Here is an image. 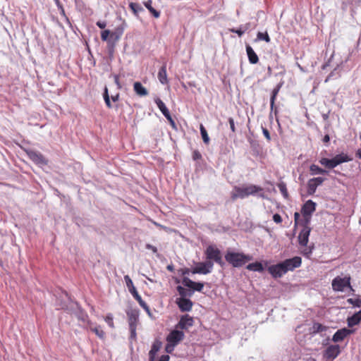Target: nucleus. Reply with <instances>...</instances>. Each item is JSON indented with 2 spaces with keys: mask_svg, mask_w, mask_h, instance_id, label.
<instances>
[{
  "mask_svg": "<svg viewBox=\"0 0 361 361\" xmlns=\"http://www.w3.org/2000/svg\"><path fill=\"white\" fill-rule=\"evenodd\" d=\"M130 337L133 338H136V328L137 326H130Z\"/></svg>",
  "mask_w": 361,
  "mask_h": 361,
  "instance_id": "3c124183",
  "label": "nucleus"
},
{
  "mask_svg": "<svg viewBox=\"0 0 361 361\" xmlns=\"http://www.w3.org/2000/svg\"><path fill=\"white\" fill-rule=\"evenodd\" d=\"M329 171L319 167V166L312 164L310 166V173L311 176H315L319 174H328Z\"/></svg>",
  "mask_w": 361,
  "mask_h": 361,
  "instance_id": "4be33fe9",
  "label": "nucleus"
},
{
  "mask_svg": "<svg viewBox=\"0 0 361 361\" xmlns=\"http://www.w3.org/2000/svg\"><path fill=\"white\" fill-rule=\"evenodd\" d=\"M268 272L274 279L282 277L286 273L282 262L276 264L271 265L267 269Z\"/></svg>",
  "mask_w": 361,
  "mask_h": 361,
  "instance_id": "9d476101",
  "label": "nucleus"
},
{
  "mask_svg": "<svg viewBox=\"0 0 361 361\" xmlns=\"http://www.w3.org/2000/svg\"><path fill=\"white\" fill-rule=\"evenodd\" d=\"M176 345H173V343H168L167 342V344L166 345V348H165V350L167 353H171L172 351L174 349V347L176 346Z\"/></svg>",
  "mask_w": 361,
  "mask_h": 361,
  "instance_id": "49530a36",
  "label": "nucleus"
},
{
  "mask_svg": "<svg viewBox=\"0 0 361 361\" xmlns=\"http://www.w3.org/2000/svg\"><path fill=\"white\" fill-rule=\"evenodd\" d=\"M167 269H168V270L172 271L173 270V267L171 265H169L167 267Z\"/></svg>",
  "mask_w": 361,
  "mask_h": 361,
  "instance_id": "774afa93",
  "label": "nucleus"
},
{
  "mask_svg": "<svg viewBox=\"0 0 361 361\" xmlns=\"http://www.w3.org/2000/svg\"><path fill=\"white\" fill-rule=\"evenodd\" d=\"M103 97H104V99L106 106L109 109L112 108V105H111V103L110 101V97L109 95L108 88L106 87H105V88H104V93H103Z\"/></svg>",
  "mask_w": 361,
  "mask_h": 361,
  "instance_id": "58836bf2",
  "label": "nucleus"
},
{
  "mask_svg": "<svg viewBox=\"0 0 361 361\" xmlns=\"http://www.w3.org/2000/svg\"><path fill=\"white\" fill-rule=\"evenodd\" d=\"M228 123H229V125H230L231 130H232L233 133H235V123H234L233 118H228Z\"/></svg>",
  "mask_w": 361,
  "mask_h": 361,
  "instance_id": "8fccbe9b",
  "label": "nucleus"
},
{
  "mask_svg": "<svg viewBox=\"0 0 361 361\" xmlns=\"http://www.w3.org/2000/svg\"><path fill=\"white\" fill-rule=\"evenodd\" d=\"M184 338V333L178 330H173L166 337L168 343L177 345L180 341Z\"/></svg>",
  "mask_w": 361,
  "mask_h": 361,
  "instance_id": "f8f14e48",
  "label": "nucleus"
},
{
  "mask_svg": "<svg viewBox=\"0 0 361 361\" xmlns=\"http://www.w3.org/2000/svg\"><path fill=\"white\" fill-rule=\"evenodd\" d=\"M161 346V343L158 341H155L152 344V348L149 352V359L155 358V355H156L157 353L159 350Z\"/></svg>",
  "mask_w": 361,
  "mask_h": 361,
  "instance_id": "c85d7f7f",
  "label": "nucleus"
},
{
  "mask_svg": "<svg viewBox=\"0 0 361 361\" xmlns=\"http://www.w3.org/2000/svg\"><path fill=\"white\" fill-rule=\"evenodd\" d=\"M262 132H263V134H264V137L267 138V140L268 141H270L271 140V137H270V134H269V130L267 128H262Z\"/></svg>",
  "mask_w": 361,
  "mask_h": 361,
  "instance_id": "864d4df0",
  "label": "nucleus"
},
{
  "mask_svg": "<svg viewBox=\"0 0 361 361\" xmlns=\"http://www.w3.org/2000/svg\"><path fill=\"white\" fill-rule=\"evenodd\" d=\"M333 75H334V72H331V73H330V74L326 77V78L325 79L324 82H328L330 80L331 78L333 76Z\"/></svg>",
  "mask_w": 361,
  "mask_h": 361,
  "instance_id": "0e129e2a",
  "label": "nucleus"
},
{
  "mask_svg": "<svg viewBox=\"0 0 361 361\" xmlns=\"http://www.w3.org/2000/svg\"><path fill=\"white\" fill-rule=\"evenodd\" d=\"M104 320L107 323V324L109 325V327H111V329H114L115 327L114 323L113 315L111 314H108L104 317Z\"/></svg>",
  "mask_w": 361,
  "mask_h": 361,
  "instance_id": "a19ab883",
  "label": "nucleus"
},
{
  "mask_svg": "<svg viewBox=\"0 0 361 361\" xmlns=\"http://www.w3.org/2000/svg\"><path fill=\"white\" fill-rule=\"evenodd\" d=\"M263 188L256 185H249L243 187L235 186L231 192L232 200L238 198L244 199L250 195H255L258 192H262Z\"/></svg>",
  "mask_w": 361,
  "mask_h": 361,
  "instance_id": "f257e3e1",
  "label": "nucleus"
},
{
  "mask_svg": "<svg viewBox=\"0 0 361 361\" xmlns=\"http://www.w3.org/2000/svg\"><path fill=\"white\" fill-rule=\"evenodd\" d=\"M302 225L303 228L298 235V243L300 246H306L309 242V236L312 228L310 227L309 224H306L305 223L302 222Z\"/></svg>",
  "mask_w": 361,
  "mask_h": 361,
  "instance_id": "1a4fd4ad",
  "label": "nucleus"
},
{
  "mask_svg": "<svg viewBox=\"0 0 361 361\" xmlns=\"http://www.w3.org/2000/svg\"><path fill=\"white\" fill-rule=\"evenodd\" d=\"M177 290L179 295L181 296L180 298H185L186 296L190 297L192 295V292L188 290L185 288L180 286L177 287Z\"/></svg>",
  "mask_w": 361,
  "mask_h": 361,
  "instance_id": "e433bc0d",
  "label": "nucleus"
},
{
  "mask_svg": "<svg viewBox=\"0 0 361 361\" xmlns=\"http://www.w3.org/2000/svg\"><path fill=\"white\" fill-rule=\"evenodd\" d=\"M250 24L247 23L244 26H240L238 29L231 28L229 31L233 33H236L239 37H241L245 32L249 28Z\"/></svg>",
  "mask_w": 361,
  "mask_h": 361,
  "instance_id": "473e14b6",
  "label": "nucleus"
},
{
  "mask_svg": "<svg viewBox=\"0 0 361 361\" xmlns=\"http://www.w3.org/2000/svg\"><path fill=\"white\" fill-rule=\"evenodd\" d=\"M164 116L166 117V118L169 121L171 122V121H173V119L172 118L171 116V114L170 112L166 114V115H164Z\"/></svg>",
  "mask_w": 361,
  "mask_h": 361,
  "instance_id": "e2e57ef3",
  "label": "nucleus"
},
{
  "mask_svg": "<svg viewBox=\"0 0 361 361\" xmlns=\"http://www.w3.org/2000/svg\"><path fill=\"white\" fill-rule=\"evenodd\" d=\"M129 6L135 13L143 11L142 6L137 3H130Z\"/></svg>",
  "mask_w": 361,
  "mask_h": 361,
  "instance_id": "79ce46f5",
  "label": "nucleus"
},
{
  "mask_svg": "<svg viewBox=\"0 0 361 361\" xmlns=\"http://www.w3.org/2000/svg\"><path fill=\"white\" fill-rule=\"evenodd\" d=\"M361 322V310L355 313L353 316L347 319L348 327H353L360 324Z\"/></svg>",
  "mask_w": 361,
  "mask_h": 361,
  "instance_id": "6ab92c4d",
  "label": "nucleus"
},
{
  "mask_svg": "<svg viewBox=\"0 0 361 361\" xmlns=\"http://www.w3.org/2000/svg\"><path fill=\"white\" fill-rule=\"evenodd\" d=\"M88 326L90 331L94 332L100 339L106 338V333L100 326H93L91 322H88Z\"/></svg>",
  "mask_w": 361,
  "mask_h": 361,
  "instance_id": "aec40b11",
  "label": "nucleus"
},
{
  "mask_svg": "<svg viewBox=\"0 0 361 361\" xmlns=\"http://www.w3.org/2000/svg\"><path fill=\"white\" fill-rule=\"evenodd\" d=\"M96 24L101 29H104L106 26V23L104 21H97Z\"/></svg>",
  "mask_w": 361,
  "mask_h": 361,
  "instance_id": "4d7b16f0",
  "label": "nucleus"
},
{
  "mask_svg": "<svg viewBox=\"0 0 361 361\" xmlns=\"http://www.w3.org/2000/svg\"><path fill=\"white\" fill-rule=\"evenodd\" d=\"M124 280L126 281V286L128 287V290L133 295V296L135 295V294H138V292L137 291L135 287L133 285V281L131 280L128 275H126L124 276Z\"/></svg>",
  "mask_w": 361,
  "mask_h": 361,
  "instance_id": "a878e982",
  "label": "nucleus"
},
{
  "mask_svg": "<svg viewBox=\"0 0 361 361\" xmlns=\"http://www.w3.org/2000/svg\"><path fill=\"white\" fill-rule=\"evenodd\" d=\"M158 79H159V82L163 85L168 83L166 64L163 65L160 68V69L158 72Z\"/></svg>",
  "mask_w": 361,
  "mask_h": 361,
  "instance_id": "5701e85b",
  "label": "nucleus"
},
{
  "mask_svg": "<svg viewBox=\"0 0 361 361\" xmlns=\"http://www.w3.org/2000/svg\"><path fill=\"white\" fill-rule=\"evenodd\" d=\"M353 331L347 328L338 329L333 336L332 341L335 343L343 341L348 336L353 334Z\"/></svg>",
  "mask_w": 361,
  "mask_h": 361,
  "instance_id": "ddd939ff",
  "label": "nucleus"
},
{
  "mask_svg": "<svg viewBox=\"0 0 361 361\" xmlns=\"http://www.w3.org/2000/svg\"><path fill=\"white\" fill-rule=\"evenodd\" d=\"M351 160L352 158L349 157L348 154L341 153L336 155L332 159L322 158L319 159V163L324 167L332 169L342 163L348 162Z\"/></svg>",
  "mask_w": 361,
  "mask_h": 361,
  "instance_id": "7ed1b4c3",
  "label": "nucleus"
},
{
  "mask_svg": "<svg viewBox=\"0 0 361 361\" xmlns=\"http://www.w3.org/2000/svg\"><path fill=\"white\" fill-rule=\"evenodd\" d=\"M277 186L284 197V198L287 199L288 197V192L286 187V184L284 182H280L277 184Z\"/></svg>",
  "mask_w": 361,
  "mask_h": 361,
  "instance_id": "c9c22d12",
  "label": "nucleus"
},
{
  "mask_svg": "<svg viewBox=\"0 0 361 361\" xmlns=\"http://www.w3.org/2000/svg\"><path fill=\"white\" fill-rule=\"evenodd\" d=\"M273 220L274 221V222H276V224H281L282 222V218L280 214H274L273 216Z\"/></svg>",
  "mask_w": 361,
  "mask_h": 361,
  "instance_id": "de8ad7c7",
  "label": "nucleus"
},
{
  "mask_svg": "<svg viewBox=\"0 0 361 361\" xmlns=\"http://www.w3.org/2000/svg\"><path fill=\"white\" fill-rule=\"evenodd\" d=\"M314 333L322 332L326 330V326L320 323H314L312 326Z\"/></svg>",
  "mask_w": 361,
  "mask_h": 361,
  "instance_id": "ea45409f",
  "label": "nucleus"
},
{
  "mask_svg": "<svg viewBox=\"0 0 361 361\" xmlns=\"http://www.w3.org/2000/svg\"><path fill=\"white\" fill-rule=\"evenodd\" d=\"M246 52L248 57L249 62L252 64H256L259 61V58L253 49L250 46H246Z\"/></svg>",
  "mask_w": 361,
  "mask_h": 361,
  "instance_id": "412c9836",
  "label": "nucleus"
},
{
  "mask_svg": "<svg viewBox=\"0 0 361 361\" xmlns=\"http://www.w3.org/2000/svg\"><path fill=\"white\" fill-rule=\"evenodd\" d=\"M114 82L117 85L118 89H121L122 87L120 80H119V75H114Z\"/></svg>",
  "mask_w": 361,
  "mask_h": 361,
  "instance_id": "603ef678",
  "label": "nucleus"
},
{
  "mask_svg": "<svg viewBox=\"0 0 361 361\" xmlns=\"http://www.w3.org/2000/svg\"><path fill=\"white\" fill-rule=\"evenodd\" d=\"M348 302L355 307H361V300L359 299H353L350 298L348 300Z\"/></svg>",
  "mask_w": 361,
  "mask_h": 361,
  "instance_id": "37998d69",
  "label": "nucleus"
},
{
  "mask_svg": "<svg viewBox=\"0 0 361 361\" xmlns=\"http://www.w3.org/2000/svg\"><path fill=\"white\" fill-rule=\"evenodd\" d=\"M170 357L168 355H161L159 361H169Z\"/></svg>",
  "mask_w": 361,
  "mask_h": 361,
  "instance_id": "052dcab7",
  "label": "nucleus"
},
{
  "mask_svg": "<svg viewBox=\"0 0 361 361\" xmlns=\"http://www.w3.org/2000/svg\"><path fill=\"white\" fill-rule=\"evenodd\" d=\"M284 267L286 273L289 271H293L295 269L298 268L302 264V259L300 257H293V258L287 259L282 262Z\"/></svg>",
  "mask_w": 361,
  "mask_h": 361,
  "instance_id": "6e6552de",
  "label": "nucleus"
},
{
  "mask_svg": "<svg viewBox=\"0 0 361 361\" xmlns=\"http://www.w3.org/2000/svg\"><path fill=\"white\" fill-rule=\"evenodd\" d=\"M246 269L249 271L262 272L264 267L261 262H256L247 265Z\"/></svg>",
  "mask_w": 361,
  "mask_h": 361,
  "instance_id": "bb28decb",
  "label": "nucleus"
},
{
  "mask_svg": "<svg viewBox=\"0 0 361 361\" xmlns=\"http://www.w3.org/2000/svg\"><path fill=\"white\" fill-rule=\"evenodd\" d=\"M128 317V324L130 326H137L138 322V312L136 310H130L127 312Z\"/></svg>",
  "mask_w": 361,
  "mask_h": 361,
  "instance_id": "a211bd4d",
  "label": "nucleus"
},
{
  "mask_svg": "<svg viewBox=\"0 0 361 361\" xmlns=\"http://www.w3.org/2000/svg\"><path fill=\"white\" fill-rule=\"evenodd\" d=\"M134 298L138 302L139 305L148 313L150 314V310L147 304L142 299L141 296L138 294H135L133 296Z\"/></svg>",
  "mask_w": 361,
  "mask_h": 361,
  "instance_id": "2f4dec72",
  "label": "nucleus"
},
{
  "mask_svg": "<svg viewBox=\"0 0 361 361\" xmlns=\"http://www.w3.org/2000/svg\"><path fill=\"white\" fill-rule=\"evenodd\" d=\"M316 210V203L312 200H307L302 207L301 213L304 217L303 223L310 224L311 216Z\"/></svg>",
  "mask_w": 361,
  "mask_h": 361,
  "instance_id": "423d86ee",
  "label": "nucleus"
},
{
  "mask_svg": "<svg viewBox=\"0 0 361 361\" xmlns=\"http://www.w3.org/2000/svg\"><path fill=\"white\" fill-rule=\"evenodd\" d=\"M193 323L192 317L188 314H185L180 317L176 327L180 329H188L193 325Z\"/></svg>",
  "mask_w": 361,
  "mask_h": 361,
  "instance_id": "dca6fc26",
  "label": "nucleus"
},
{
  "mask_svg": "<svg viewBox=\"0 0 361 361\" xmlns=\"http://www.w3.org/2000/svg\"><path fill=\"white\" fill-rule=\"evenodd\" d=\"M257 40H263L267 43H269L271 42V38H270L269 35H268L267 32H259L257 34Z\"/></svg>",
  "mask_w": 361,
  "mask_h": 361,
  "instance_id": "4c0bfd02",
  "label": "nucleus"
},
{
  "mask_svg": "<svg viewBox=\"0 0 361 361\" xmlns=\"http://www.w3.org/2000/svg\"><path fill=\"white\" fill-rule=\"evenodd\" d=\"M214 262L212 261L198 262L197 266L191 269V273L193 274H207L212 272Z\"/></svg>",
  "mask_w": 361,
  "mask_h": 361,
  "instance_id": "0eeeda50",
  "label": "nucleus"
},
{
  "mask_svg": "<svg viewBox=\"0 0 361 361\" xmlns=\"http://www.w3.org/2000/svg\"><path fill=\"white\" fill-rule=\"evenodd\" d=\"M119 98H120L119 93H117L115 95H112L111 97L112 101L114 102H118L119 100Z\"/></svg>",
  "mask_w": 361,
  "mask_h": 361,
  "instance_id": "bf43d9fd",
  "label": "nucleus"
},
{
  "mask_svg": "<svg viewBox=\"0 0 361 361\" xmlns=\"http://www.w3.org/2000/svg\"><path fill=\"white\" fill-rule=\"evenodd\" d=\"M319 185L310 178L307 183V191L309 195H312L315 193L317 188Z\"/></svg>",
  "mask_w": 361,
  "mask_h": 361,
  "instance_id": "cd10ccee",
  "label": "nucleus"
},
{
  "mask_svg": "<svg viewBox=\"0 0 361 361\" xmlns=\"http://www.w3.org/2000/svg\"><path fill=\"white\" fill-rule=\"evenodd\" d=\"M182 283L185 286L191 289L192 291H197V292H202L204 288V283L195 282V281L190 280L188 277H183V279L182 280Z\"/></svg>",
  "mask_w": 361,
  "mask_h": 361,
  "instance_id": "9b49d317",
  "label": "nucleus"
},
{
  "mask_svg": "<svg viewBox=\"0 0 361 361\" xmlns=\"http://www.w3.org/2000/svg\"><path fill=\"white\" fill-rule=\"evenodd\" d=\"M180 271H181L182 275L185 276L189 274L190 272H191V270L188 268H184L180 269Z\"/></svg>",
  "mask_w": 361,
  "mask_h": 361,
  "instance_id": "13d9d810",
  "label": "nucleus"
},
{
  "mask_svg": "<svg viewBox=\"0 0 361 361\" xmlns=\"http://www.w3.org/2000/svg\"><path fill=\"white\" fill-rule=\"evenodd\" d=\"M332 288L335 291H343L345 288H351L350 276H345L341 278L337 276L333 279L331 283Z\"/></svg>",
  "mask_w": 361,
  "mask_h": 361,
  "instance_id": "39448f33",
  "label": "nucleus"
},
{
  "mask_svg": "<svg viewBox=\"0 0 361 361\" xmlns=\"http://www.w3.org/2000/svg\"><path fill=\"white\" fill-rule=\"evenodd\" d=\"M312 180L319 186L325 181L326 178L319 176L312 178Z\"/></svg>",
  "mask_w": 361,
  "mask_h": 361,
  "instance_id": "a18cd8bd",
  "label": "nucleus"
},
{
  "mask_svg": "<svg viewBox=\"0 0 361 361\" xmlns=\"http://www.w3.org/2000/svg\"><path fill=\"white\" fill-rule=\"evenodd\" d=\"M154 102L164 116L169 113L168 108L166 106L165 104L162 102L161 99L156 98L154 99Z\"/></svg>",
  "mask_w": 361,
  "mask_h": 361,
  "instance_id": "7c9ffc66",
  "label": "nucleus"
},
{
  "mask_svg": "<svg viewBox=\"0 0 361 361\" xmlns=\"http://www.w3.org/2000/svg\"><path fill=\"white\" fill-rule=\"evenodd\" d=\"M146 248L148 249V250H152L154 253H157V248L155 246H154V245H152L151 244H147L146 245Z\"/></svg>",
  "mask_w": 361,
  "mask_h": 361,
  "instance_id": "5fc2aeb1",
  "label": "nucleus"
},
{
  "mask_svg": "<svg viewBox=\"0 0 361 361\" xmlns=\"http://www.w3.org/2000/svg\"><path fill=\"white\" fill-rule=\"evenodd\" d=\"M134 91L139 96H146L148 94L147 90L140 82H135L133 85Z\"/></svg>",
  "mask_w": 361,
  "mask_h": 361,
  "instance_id": "b1692460",
  "label": "nucleus"
},
{
  "mask_svg": "<svg viewBox=\"0 0 361 361\" xmlns=\"http://www.w3.org/2000/svg\"><path fill=\"white\" fill-rule=\"evenodd\" d=\"M200 133H201L203 142L205 144L208 145L209 143L210 140H209V135L207 134V132L202 124L200 125Z\"/></svg>",
  "mask_w": 361,
  "mask_h": 361,
  "instance_id": "f704fd0d",
  "label": "nucleus"
},
{
  "mask_svg": "<svg viewBox=\"0 0 361 361\" xmlns=\"http://www.w3.org/2000/svg\"><path fill=\"white\" fill-rule=\"evenodd\" d=\"M176 302L181 312L190 311L193 305L190 299L183 298H177Z\"/></svg>",
  "mask_w": 361,
  "mask_h": 361,
  "instance_id": "4468645a",
  "label": "nucleus"
},
{
  "mask_svg": "<svg viewBox=\"0 0 361 361\" xmlns=\"http://www.w3.org/2000/svg\"><path fill=\"white\" fill-rule=\"evenodd\" d=\"M225 259L233 267H240L251 261L252 257L250 255H245L243 252L228 251L225 255Z\"/></svg>",
  "mask_w": 361,
  "mask_h": 361,
  "instance_id": "f03ea898",
  "label": "nucleus"
},
{
  "mask_svg": "<svg viewBox=\"0 0 361 361\" xmlns=\"http://www.w3.org/2000/svg\"><path fill=\"white\" fill-rule=\"evenodd\" d=\"M341 353L338 345H331L326 348L324 352V357L326 359H335Z\"/></svg>",
  "mask_w": 361,
  "mask_h": 361,
  "instance_id": "2eb2a0df",
  "label": "nucleus"
},
{
  "mask_svg": "<svg viewBox=\"0 0 361 361\" xmlns=\"http://www.w3.org/2000/svg\"><path fill=\"white\" fill-rule=\"evenodd\" d=\"M303 249L301 251V253L306 257L307 258H310L312 254V251L314 250V245L308 246H302Z\"/></svg>",
  "mask_w": 361,
  "mask_h": 361,
  "instance_id": "72a5a7b5",
  "label": "nucleus"
},
{
  "mask_svg": "<svg viewBox=\"0 0 361 361\" xmlns=\"http://www.w3.org/2000/svg\"><path fill=\"white\" fill-rule=\"evenodd\" d=\"M282 85L283 83L281 82V83H279L276 87H274V89L272 90V92H271V98H270V106H271V109H273L274 106V104H275V101H276V97L282 87Z\"/></svg>",
  "mask_w": 361,
  "mask_h": 361,
  "instance_id": "393cba45",
  "label": "nucleus"
},
{
  "mask_svg": "<svg viewBox=\"0 0 361 361\" xmlns=\"http://www.w3.org/2000/svg\"><path fill=\"white\" fill-rule=\"evenodd\" d=\"M201 158H202V155L199 151L195 150L192 152V159L194 160H198V159H200Z\"/></svg>",
  "mask_w": 361,
  "mask_h": 361,
  "instance_id": "09e8293b",
  "label": "nucleus"
},
{
  "mask_svg": "<svg viewBox=\"0 0 361 361\" xmlns=\"http://www.w3.org/2000/svg\"><path fill=\"white\" fill-rule=\"evenodd\" d=\"M323 142L325 143V144H328L330 141V137L329 135H324V137H323Z\"/></svg>",
  "mask_w": 361,
  "mask_h": 361,
  "instance_id": "680f3d73",
  "label": "nucleus"
},
{
  "mask_svg": "<svg viewBox=\"0 0 361 361\" xmlns=\"http://www.w3.org/2000/svg\"><path fill=\"white\" fill-rule=\"evenodd\" d=\"M356 156L361 159V149H359L356 152Z\"/></svg>",
  "mask_w": 361,
  "mask_h": 361,
  "instance_id": "69168bd1",
  "label": "nucleus"
},
{
  "mask_svg": "<svg viewBox=\"0 0 361 361\" xmlns=\"http://www.w3.org/2000/svg\"><path fill=\"white\" fill-rule=\"evenodd\" d=\"M171 126L173 128H176V123L174 121V120L173 121H171V122H169Z\"/></svg>",
  "mask_w": 361,
  "mask_h": 361,
  "instance_id": "338daca9",
  "label": "nucleus"
},
{
  "mask_svg": "<svg viewBox=\"0 0 361 361\" xmlns=\"http://www.w3.org/2000/svg\"><path fill=\"white\" fill-rule=\"evenodd\" d=\"M30 159L37 164H47V160L45 157L39 152H30L28 153Z\"/></svg>",
  "mask_w": 361,
  "mask_h": 361,
  "instance_id": "f3484780",
  "label": "nucleus"
},
{
  "mask_svg": "<svg viewBox=\"0 0 361 361\" xmlns=\"http://www.w3.org/2000/svg\"><path fill=\"white\" fill-rule=\"evenodd\" d=\"M110 35V31L109 30H104L101 33V38L102 41H106L109 35Z\"/></svg>",
  "mask_w": 361,
  "mask_h": 361,
  "instance_id": "c03bdc74",
  "label": "nucleus"
},
{
  "mask_svg": "<svg viewBox=\"0 0 361 361\" xmlns=\"http://www.w3.org/2000/svg\"><path fill=\"white\" fill-rule=\"evenodd\" d=\"M300 216V215L298 212H295L294 214V223H295V226L299 224Z\"/></svg>",
  "mask_w": 361,
  "mask_h": 361,
  "instance_id": "6e6d98bb",
  "label": "nucleus"
},
{
  "mask_svg": "<svg viewBox=\"0 0 361 361\" xmlns=\"http://www.w3.org/2000/svg\"><path fill=\"white\" fill-rule=\"evenodd\" d=\"M152 0H147L144 2L145 6L149 10V11L152 14V16L158 18L160 16V12L154 9L152 6Z\"/></svg>",
  "mask_w": 361,
  "mask_h": 361,
  "instance_id": "c756f323",
  "label": "nucleus"
},
{
  "mask_svg": "<svg viewBox=\"0 0 361 361\" xmlns=\"http://www.w3.org/2000/svg\"><path fill=\"white\" fill-rule=\"evenodd\" d=\"M204 254L206 256L207 261L215 262L221 267L224 265V262L222 259L221 252L220 250L214 245H209L205 251Z\"/></svg>",
  "mask_w": 361,
  "mask_h": 361,
  "instance_id": "20e7f679",
  "label": "nucleus"
}]
</instances>
